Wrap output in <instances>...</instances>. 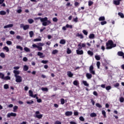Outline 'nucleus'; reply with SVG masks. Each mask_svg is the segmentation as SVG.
<instances>
[{
    "label": "nucleus",
    "instance_id": "f257e3e1",
    "mask_svg": "<svg viewBox=\"0 0 124 124\" xmlns=\"http://www.w3.org/2000/svg\"><path fill=\"white\" fill-rule=\"evenodd\" d=\"M34 20L35 21H36V20H40V21L42 23L43 26H44L45 27L51 24V21L48 20V18L47 17L44 18H42L41 17H35L34 18Z\"/></svg>",
    "mask_w": 124,
    "mask_h": 124
},
{
    "label": "nucleus",
    "instance_id": "f03ea898",
    "mask_svg": "<svg viewBox=\"0 0 124 124\" xmlns=\"http://www.w3.org/2000/svg\"><path fill=\"white\" fill-rule=\"evenodd\" d=\"M106 49H112V48H114V47H116L117 45L113 43V41L109 40L106 43Z\"/></svg>",
    "mask_w": 124,
    "mask_h": 124
},
{
    "label": "nucleus",
    "instance_id": "7ed1b4c3",
    "mask_svg": "<svg viewBox=\"0 0 124 124\" xmlns=\"http://www.w3.org/2000/svg\"><path fill=\"white\" fill-rule=\"evenodd\" d=\"M40 113L39 111H36L34 117L35 118H37L38 119H41L42 117H43V115L42 114H39Z\"/></svg>",
    "mask_w": 124,
    "mask_h": 124
},
{
    "label": "nucleus",
    "instance_id": "20e7f679",
    "mask_svg": "<svg viewBox=\"0 0 124 124\" xmlns=\"http://www.w3.org/2000/svg\"><path fill=\"white\" fill-rule=\"evenodd\" d=\"M20 28H23L24 31H27L30 29V25H24V24H21L20 25Z\"/></svg>",
    "mask_w": 124,
    "mask_h": 124
},
{
    "label": "nucleus",
    "instance_id": "39448f33",
    "mask_svg": "<svg viewBox=\"0 0 124 124\" xmlns=\"http://www.w3.org/2000/svg\"><path fill=\"white\" fill-rule=\"evenodd\" d=\"M16 78V81L17 83H21L22 81V77L20 76H17V77H15Z\"/></svg>",
    "mask_w": 124,
    "mask_h": 124
},
{
    "label": "nucleus",
    "instance_id": "423d86ee",
    "mask_svg": "<svg viewBox=\"0 0 124 124\" xmlns=\"http://www.w3.org/2000/svg\"><path fill=\"white\" fill-rule=\"evenodd\" d=\"M29 93L30 96H31V97H32L33 98H35V97L37 96V94H35L34 95H33V92H32V91L31 90H30L29 91Z\"/></svg>",
    "mask_w": 124,
    "mask_h": 124
},
{
    "label": "nucleus",
    "instance_id": "0eeeda50",
    "mask_svg": "<svg viewBox=\"0 0 124 124\" xmlns=\"http://www.w3.org/2000/svg\"><path fill=\"white\" fill-rule=\"evenodd\" d=\"M89 71L91 74H93V75H95V71L93 70V66L91 65L90 66L89 68Z\"/></svg>",
    "mask_w": 124,
    "mask_h": 124
},
{
    "label": "nucleus",
    "instance_id": "6e6552de",
    "mask_svg": "<svg viewBox=\"0 0 124 124\" xmlns=\"http://www.w3.org/2000/svg\"><path fill=\"white\" fill-rule=\"evenodd\" d=\"M78 49L79 50H81L82 48H85L86 47V44L85 43H79V44L78 45Z\"/></svg>",
    "mask_w": 124,
    "mask_h": 124
},
{
    "label": "nucleus",
    "instance_id": "1a4fd4ad",
    "mask_svg": "<svg viewBox=\"0 0 124 124\" xmlns=\"http://www.w3.org/2000/svg\"><path fill=\"white\" fill-rule=\"evenodd\" d=\"M17 116V114L16 113H8L7 115V118H10V117H16Z\"/></svg>",
    "mask_w": 124,
    "mask_h": 124
},
{
    "label": "nucleus",
    "instance_id": "9d476101",
    "mask_svg": "<svg viewBox=\"0 0 124 124\" xmlns=\"http://www.w3.org/2000/svg\"><path fill=\"white\" fill-rule=\"evenodd\" d=\"M76 53L77 55H83L84 51H83V50H80L78 48V49L76 50Z\"/></svg>",
    "mask_w": 124,
    "mask_h": 124
},
{
    "label": "nucleus",
    "instance_id": "9b49d317",
    "mask_svg": "<svg viewBox=\"0 0 124 124\" xmlns=\"http://www.w3.org/2000/svg\"><path fill=\"white\" fill-rule=\"evenodd\" d=\"M73 112L72 111H67L65 113V116L66 117H70V116H72Z\"/></svg>",
    "mask_w": 124,
    "mask_h": 124
},
{
    "label": "nucleus",
    "instance_id": "f8f14e48",
    "mask_svg": "<svg viewBox=\"0 0 124 124\" xmlns=\"http://www.w3.org/2000/svg\"><path fill=\"white\" fill-rule=\"evenodd\" d=\"M122 0H114L113 4H115V5H120V3Z\"/></svg>",
    "mask_w": 124,
    "mask_h": 124
},
{
    "label": "nucleus",
    "instance_id": "ddd939ff",
    "mask_svg": "<svg viewBox=\"0 0 124 124\" xmlns=\"http://www.w3.org/2000/svg\"><path fill=\"white\" fill-rule=\"evenodd\" d=\"M37 55L38 56H40V58L41 59H43V58H45V55H43V53L41 52H38Z\"/></svg>",
    "mask_w": 124,
    "mask_h": 124
},
{
    "label": "nucleus",
    "instance_id": "4468645a",
    "mask_svg": "<svg viewBox=\"0 0 124 124\" xmlns=\"http://www.w3.org/2000/svg\"><path fill=\"white\" fill-rule=\"evenodd\" d=\"M13 73L15 74V77H16L17 76H18L19 74H20V71L18 70H14Z\"/></svg>",
    "mask_w": 124,
    "mask_h": 124
},
{
    "label": "nucleus",
    "instance_id": "2eb2a0df",
    "mask_svg": "<svg viewBox=\"0 0 124 124\" xmlns=\"http://www.w3.org/2000/svg\"><path fill=\"white\" fill-rule=\"evenodd\" d=\"M67 76H68V77H70V78L73 77V74L71 71H68L67 72Z\"/></svg>",
    "mask_w": 124,
    "mask_h": 124
},
{
    "label": "nucleus",
    "instance_id": "dca6fc26",
    "mask_svg": "<svg viewBox=\"0 0 124 124\" xmlns=\"http://www.w3.org/2000/svg\"><path fill=\"white\" fill-rule=\"evenodd\" d=\"M86 76L87 79H91L93 77V75H92V74L90 73H86Z\"/></svg>",
    "mask_w": 124,
    "mask_h": 124
},
{
    "label": "nucleus",
    "instance_id": "f3484780",
    "mask_svg": "<svg viewBox=\"0 0 124 124\" xmlns=\"http://www.w3.org/2000/svg\"><path fill=\"white\" fill-rule=\"evenodd\" d=\"M76 36H78V37H79L81 39H82V38H84V36H83V35L79 33H78L76 34Z\"/></svg>",
    "mask_w": 124,
    "mask_h": 124
},
{
    "label": "nucleus",
    "instance_id": "a211bd4d",
    "mask_svg": "<svg viewBox=\"0 0 124 124\" xmlns=\"http://www.w3.org/2000/svg\"><path fill=\"white\" fill-rule=\"evenodd\" d=\"M82 83L86 87H89V83L86 80H83Z\"/></svg>",
    "mask_w": 124,
    "mask_h": 124
},
{
    "label": "nucleus",
    "instance_id": "6ab92c4d",
    "mask_svg": "<svg viewBox=\"0 0 124 124\" xmlns=\"http://www.w3.org/2000/svg\"><path fill=\"white\" fill-rule=\"evenodd\" d=\"M18 10H16V12L18 14H20L22 12V7H18Z\"/></svg>",
    "mask_w": 124,
    "mask_h": 124
},
{
    "label": "nucleus",
    "instance_id": "aec40b11",
    "mask_svg": "<svg viewBox=\"0 0 124 124\" xmlns=\"http://www.w3.org/2000/svg\"><path fill=\"white\" fill-rule=\"evenodd\" d=\"M29 70V66H28L27 65H25L23 67V70L24 71H28Z\"/></svg>",
    "mask_w": 124,
    "mask_h": 124
},
{
    "label": "nucleus",
    "instance_id": "412c9836",
    "mask_svg": "<svg viewBox=\"0 0 124 124\" xmlns=\"http://www.w3.org/2000/svg\"><path fill=\"white\" fill-rule=\"evenodd\" d=\"M87 54L89 55V56H91V57L92 56H93V52L91 50H89L87 51Z\"/></svg>",
    "mask_w": 124,
    "mask_h": 124
},
{
    "label": "nucleus",
    "instance_id": "4be33fe9",
    "mask_svg": "<svg viewBox=\"0 0 124 124\" xmlns=\"http://www.w3.org/2000/svg\"><path fill=\"white\" fill-rule=\"evenodd\" d=\"M66 43V41H65V40L64 39H62L61 40H60V44H65V43Z\"/></svg>",
    "mask_w": 124,
    "mask_h": 124
},
{
    "label": "nucleus",
    "instance_id": "5701e85b",
    "mask_svg": "<svg viewBox=\"0 0 124 124\" xmlns=\"http://www.w3.org/2000/svg\"><path fill=\"white\" fill-rule=\"evenodd\" d=\"M58 53H59V50L57 49L53 50L52 52L53 55H56V54H58Z\"/></svg>",
    "mask_w": 124,
    "mask_h": 124
},
{
    "label": "nucleus",
    "instance_id": "b1692460",
    "mask_svg": "<svg viewBox=\"0 0 124 124\" xmlns=\"http://www.w3.org/2000/svg\"><path fill=\"white\" fill-rule=\"evenodd\" d=\"M89 38L90 39H93L94 38V34H90L89 36Z\"/></svg>",
    "mask_w": 124,
    "mask_h": 124
},
{
    "label": "nucleus",
    "instance_id": "393cba45",
    "mask_svg": "<svg viewBox=\"0 0 124 124\" xmlns=\"http://www.w3.org/2000/svg\"><path fill=\"white\" fill-rule=\"evenodd\" d=\"M0 57L2 59H4L5 58V54L3 52H1L0 53Z\"/></svg>",
    "mask_w": 124,
    "mask_h": 124
},
{
    "label": "nucleus",
    "instance_id": "a878e982",
    "mask_svg": "<svg viewBox=\"0 0 124 124\" xmlns=\"http://www.w3.org/2000/svg\"><path fill=\"white\" fill-rule=\"evenodd\" d=\"M29 34H30V37L31 38L32 36H33V35H34V33H33V31H31L29 32Z\"/></svg>",
    "mask_w": 124,
    "mask_h": 124
},
{
    "label": "nucleus",
    "instance_id": "bb28decb",
    "mask_svg": "<svg viewBox=\"0 0 124 124\" xmlns=\"http://www.w3.org/2000/svg\"><path fill=\"white\" fill-rule=\"evenodd\" d=\"M28 22L29 23V24H32L34 21H33V19L30 18L28 20Z\"/></svg>",
    "mask_w": 124,
    "mask_h": 124
},
{
    "label": "nucleus",
    "instance_id": "cd10ccee",
    "mask_svg": "<svg viewBox=\"0 0 124 124\" xmlns=\"http://www.w3.org/2000/svg\"><path fill=\"white\" fill-rule=\"evenodd\" d=\"M99 21H105V17H104V16H100L99 18Z\"/></svg>",
    "mask_w": 124,
    "mask_h": 124
},
{
    "label": "nucleus",
    "instance_id": "c85d7f7f",
    "mask_svg": "<svg viewBox=\"0 0 124 124\" xmlns=\"http://www.w3.org/2000/svg\"><path fill=\"white\" fill-rule=\"evenodd\" d=\"M6 15V12L4 11H0V15Z\"/></svg>",
    "mask_w": 124,
    "mask_h": 124
},
{
    "label": "nucleus",
    "instance_id": "c756f323",
    "mask_svg": "<svg viewBox=\"0 0 124 124\" xmlns=\"http://www.w3.org/2000/svg\"><path fill=\"white\" fill-rule=\"evenodd\" d=\"M118 55L120 56V57H123V56H124V52H122V51H119L118 52Z\"/></svg>",
    "mask_w": 124,
    "mask_h": 124
},
{
    "label": "nucleus",
    "instance_id": "7c9ffc66",
    "mask_svg": "<svg viewBox=\"0 0 124 124\" xmlns=\"http://www.w3.org/2000/svg\"><path fill=\"white\" fill-rule=\"evenodd\" d=\"M95 59L96 61H100V56L99 55H95Z\"/></svg>",
    "mask_w": 124,
    "mask_h": 124
},
{
    "label": "nucleus",
    "instance_id": "2f4dec72",
    "mask_svg": "<svg viewBox=\"0 0 124 124\" xmlns=\"http://www.w3.org/2000/svg\"><path fill=\"white\" fill-rule=\"evenodd\" d=\"M3 49L5 50L6 52H9V48H8L7 46H4L3 48Z\"/></svg>",
    "mask_w": 124,
    "mask_h": 124
},
{
    "label": "nucleus",
    "instance_id": "473e14b6",
    "mask_svg": "<svg viewBox=\"0 0 124 124\" xmlns=\"http://www.w3.org/2000/svg\"><path fill=\"white\" fill-rule=\"evenodd\" d=\"M90 117H91L92 118H93V117H96V113H91Z\"/></svg>",
    "mask_w": 124,
    "mask_h": 124
},
{
    "label": "nucleus",
    "instance_id": "72a5a7b5",
    "mask_svg": "<svg viewBox=\"0 0 124 124\" xmlns=\"http://www.w3.org/2000/svg\"><path fill=\"white\" fill-rule=\"evenodd\" d=\"M100 24L102 26H104V25H106V24H107V21L104 20L101 22Z\"/></svg>",
    "mask_w": 124,
    "mask_h": 124
},
{
    "label": "nucleus",
    "instance_id": "f704fd0d",
    "mask_svg": "<svg viewBox=\"0 0 124 124\" xmlns=\"http://www.w3.org/2000/svg\"><path fill=\"white\" fill-rule=\"evenodd\" d=\"M41 90L43 91V92H48V88H47L42 87Z\"/></svg>",
    "mask_w": 124,
    "mask_h": 124
},
{
    "label": "nucleus",
    "instance_id": "c9c22d12",
    "mask_svg": "<svg viewBox=\"0 0 124 124\" xmlns=\"http://www.w3.org/2000/svg\"><path fill=\"white\" fill-rule=\"evenodd\" d=\"M10 79H11V78H10V77L9 76H6V77H4V80H10Z\"/></svg>",
    "mask_w": 124,
    "mask_h": 124
},
{
    "label": "nucleus",
    "instance_id": "e433bc0d",
    "mask_svg": "<svg viewBox=\"0 0 124 124\" xmlns=\"http://www.w3.org/2000/svg\"><path fill=\"white\" fill-rule=\"evenodd\" d=\"M34 42H37L38 41H41V38H36L33 40Z\"/></svg>",
    "mask_w": 124,
    "mask_h": 124
},
{
    "label": "nucleus",
    "instance_id": "4c0bfd02",
    "mask_svg": "<svg viewBox=\"0 0 124 124\" xmlns=\"http://www.w3.org/2000/svg\"><path fill=\"white\" fill-rule=\"evenodd\" d=\"M4 89H5V90H7V89H9V86H8V84L4 85Z\"/></svg>",
    "mask_w": 124,
    "mask_h": 124
},
{
    "label": "nucleus",
    "instance_id": "58836bf2",
    "mask_svg": "<svg viewBox=\"0 0 124 124\" xmlns=\"http://www.w3.org/2000/svg\"><path fill=\"white\" fill-rule=\"evenodd\" d=\"M102 115H103V116H104V117H105V118H106V112L105 111V110H102Z\"/></svg>",
    "mask_w": 124,
    "mask_h": 124
},
{
    "label": "nucleus",
    "instance_id": "ea45409f",
    "mask_svg": "<svg viewBox=\"0 0 124 124\" xmlns=\"http://www.w3.org/2000/svg\"><path fill=\"white\" fill-rule=\"evenodd\" d=\"M41 62H42V63L46 64V63H48V60H43L41 61Z\"/></svg>",
    "mask_w": 124,
    "mask_h": 124
},
{
    "label": "nucleus",
    "instance_id": "a19ab883",
    "mask_svg": "<svg viewBox=\"0 0 124 124\" xmlns=\"http://www.w3.org/2000/svg\"><path fill=\"white\" fill-rule=\"evenodd\" d=\"M73 84L75 85V86H78V84H79V83L78 82V81L75 80L73 82Z\"/></svg>",
    "mask_w": 124,
    "mask_h": 124
},
{
    "label": "nucleus",
    "instance_id": "79ce46f5",
    "mask_svg": "<svg viewBox=\"0 0 124 124\" xmlns=\"http://www.w3.org/2000/svg\"><path fill=\"white\" fill-rule=\"evenodd\" d=\"M0 78H1V79H4V74L2 73H0Z\"/></svg>",
    "mask_w": 124,
    "mask_h": 124
},
{
    "label": "nucleus",
    "instance_id": "37998d69",
    "mask_svg": "<svg viewBox=\"0 0 124 124\" xmlns=\"http://www.w3.org/2000/svg\"><path fill=\"white\" fill-rule=\"evenodd\" d=\"M24 51L26 52H31L30 48H28L27 47H24Z\"/></svg>",
    "mask_w": 124,
    "mask_h": 124
},
{
    "label": "nucleus",
    "instance_id": "c03bdc74",
    "mask_svg": "<svg viewBox=\"0 0 124 124\" xmlns=\"http://www.w3.org/2000/svg\"><path fill=\"white\" fill-rule=\"evenodd\" d=\"M16 49H20L21 51H23V47L20 46H16Z\"/></svg>",
    "mask_w": 124,
    "mask_h": 124
},
{
    "label": "nucleus",
    "instance_id": "a18cd8bd",
    "mask_svg": "<svg viewBox=\"0 0 124 124\" xmlns=\"http://www.w3.org/2000/svg\"><path fill=\"white\" fill-rule=\"evenodd\" d=\"M118 15H119V16H120V17L121 18H124V14L123 13H118Z\"/></svg>",
    "mask_w": 124,
    "mask_h": 124
},
{
    "label": "nucleus",
    "instance_id": "49530a36",
    "mask_svg": "<svg viewBox=\"0 0 124 124\" xmlns=\"http://www.w3.org/2000/svg\"><path fill=\"white\" fill-rule=\"evenodd\" d=\"M73 22H75V23H77L78 22V17H76L75 18H73Z\"/></svg>",
    "mask_w": 124,
    "mask_h": 124
},
{
    "label": "nucleus",
    "instance_id": "de8ad7c7",
    "mask_svg": "<svg viewBox=\"0 0 124 124\" xmlns=\"http://www.w3.org/2000/svg\"><path fill=\"white\" fill-rule=\"evenodd\" d=\"M96 106L97 107H98V108H102V106H101V105H100L99 103H96Z\"/></svg>",
    "mask_w": 124,
    "mask_h": 124
},
{
    "label": "nucleus",
    "instance_id": "09e8293b",
    "mask_svg": "<svg viewBox=\"0 0 124 124\" xmlns=\"http://www.w3.org/2000/svg\"><path fill=\"white\" fill-rule=\"evenodd\" d=\"M13 109H14L13 112H16V110L18 109V106H15L13 108Z\"/></svg>",
    "mask_w": 124,
    "mask_h": 124
},
{
    "label": "nucleus",
    "instance_id": "8fccbe9b",
    "mask_svg": "<svg viewBox=\"0 0 124 124\" xmlns=\"http://www.w3.org/2000/svg\"><path fill=\"white\" fill-rule=\"evenodd\" d=\"M119 100L120 102L123 103L124 102V98L123 97H121L119 98Z\"/></svg>",
    "mask_w": 124,
    "mask_h": 124
},
{
    "label": "nucleus",
    "instance_id": "3c124183",
    "mask_svg": "<svg viewBox=\"0 0 124 124\" xmlns=\"http://www.w3.org/2000/svg\"><path fill=\"white\" fill-rule=\"evenodd\" d=\"M27 104H32L33 103V101L32 100H30V101H27Z\"/></svg>",
    "mask_w": 124,
    "mask_h": 124
},
{
    "label": "nucleus",
    "instance_id": "603ef678",
    "mask_svg": "<svg viewBox=\"0 0 124 124\" xmlns=\"http://www.w3.org/2000/svg\"><path fill=\"white\" fill-rule=\"evenodd\" d=\"M82 32L85 34V35H88V31H87L84 30L82 31Z\"/></svg>",
    "mask_w": 124,
    "mask_h": 124
},
{
    "label": "nucleus",
    "instance_id": "864d4df0",
    "mask_svg": "<svg viewBox=\"0 0 124 124\" xmlns=\"http://www.w3.org/2000/svg\"><path fill=\"white\" fill-rule=\"evenodd\" d=\"M16 37V39H18V40H22V39H23V38L21 37V36L17 35Z\"/></svg>",
    "mask_w": 124,
    "mask_h": 124
},
{
    "label": "nucleus",
    "instance_id": "5fc2aeb1",
    "mask_svg": "<svg viewBox=\"0 0 124 124\" xmlns=\"http://www.w3.org/2000/svg\"><path fill=\"white\" fill-rule=\"evenodd\" d=\"M74 116H78L79 115V112H78L77 111H75L74 112Z\"/></svg>",
    "mask_w": 124,
    "mask_h": 124
},
{
    "label": "nucleus",
    "instance_id": "6e6d98bb",
    "mask_svg": "<svg viewBox=\"0 0 124 124\" xmlns=\"http://www.w3.org/2000/svg\"><path fill=\"white\" fill-rule=\"evenodd\" d=\"M92 4H93V2L92 1H88V5L89 6H91Z\"/></svg>",
    "mask_w": 124,
    "mask_h": 124
},
{
    "label": "nucleus",
    "instance_id": "4d7b16f0",
    "mask_svg": "<svg viewBox=\"0 0 124 124\" xmlns=\"http://www.w3.org/2000/svg\"><path fill=\"white\" fill-rule=\"evenodd\" d=\"M6 44H7V45H12V42H11L10 41H7L6 42Z\"/></svg>",
    "mask_w": 124,
    "mask_h": 124
},
{
    "label": "nucleus",
    "instance_id": "13d9d810",
    "mask_svg": "<svg viewBox=\"0 0 124 124\" xmlns=\"http://www.w3.org/2000/svg\"><path fill=\"white\" fill-rule=\"evenodd\" d=\"M67 54H71V49L70 48H67Z\"/></svg>",
    "mask_w": 124,
    "mask_h": 124
},
{
    "label": "nucleus",
    "instance_id": "bf43d9fd",
    "mask_svg": "<svg viewBox=\"0 0 124 124\" xmlns=\"http://www.w3.org/2000/svg\"><path fill=\"white\" fill-rule=\"evenodd\" d=\"M37 45L41 47H42V46H44V44H43L42 43H39L37 44Z\"/></svg>",
    "mask_w": 124,
    "mask_h": 124
},
{
    "label": "nucleus",
    "instance_id": "052dcab7",
    "mask_svg": "<svg viewBox=\"0 0 124 124\" xmlns=\"http://www.w3.org/2000/svg\"><path fill=\"white\" fill-rule=\"evenodd\" d=\"M79 120L80 121H81V122H84V121H85V119L84 118V117H83V116H80L79 117Z\"/></svg>",
    "mask_w": 124,
    "mask_h": 124
},
{
    "label": "nucleus",
    "instance_id": "680f3d73",
    "mask_svg": "<svg viewBox=\"0 0 124 124\" xmlns=\"http://www.w3.org/2000/svg\"><path fill=\"white\" fill-rule=\"evenodd\" d=\"M37 48V49L39 51H42V46H38Z\"/></svg>",
    "mask_w": 124,
    "mask_h": 124
},
{
    "label": "nucleus",
    "instance_id": "e2e57ef3",
    "mask_svg": "<svg viewBox=\"0 0 124 124\" xmlns=\"http://www.w3.org/2000/svg\"><path fill=\"white\" fill-rule=\"evenodd\" d=\"M66 27L67 28H69L70 29H72V25H69V24H67V25H66Z\"/></svg>",
    "mask_w": 124,
    "mask_h": 124
},
{
    "label": "nucleus",
    "instance_id": "0e129e2a",
    "mask_svg": "<svg viewBox=\"0 0 124 124\" xmlns=\"http://www.w3.org/2000/svg\"><path fill=\"white\" fill-rule=\"evenodd\" d=\"M52 21L53 22H58V18L57 17H54L52 18Z\"/></svg>",
    "mask_w": 124,
    "mask_h": 124
},
{
    "label": "nucleus",
    "instance_id": "69168bd1",
    "mask_svg": "<svg viewBox=\"0 0 124 124\" xmlns=\"http://www.w3.org/2000/svg\"><path fill=\"white\" fill-rule=\"evenodd\" d=\"M106 89L107 91H109V90H111V86H108L106 87Z\"/></svg>",
    "mask_w": 124,
    "mask_h": 124
},
{
    "label": "nucleus",
    "instance_id": "338daca9",
    "mask_svg": "<svg viewBox=\"0 0 124 124\" xmlns=\"http://www.w3.org/2000/svg\"><path fill=\"white\" fill-rule=\"evenodd\" d=\"M61 103L62 105L64 104V99H61Z\"/></svg>",
    "mask_w": 124,
    "mask_h": 124
},
{
    "label": "nucleus",
    "instance_id": "774afa93",
    "mask_svg": "<svg viewBox=\"0 0 124 124\" xmlns=\"http://www.w3.org/2000/svg\"><path fill=\"white\" fill-rule=\"evenodd\" d=\"M55 124H62V122H61L60 121H56L55 122Z\"/></svg>",
    "mask_w": 124,
    "mask_h": 124
}]
</instances>
